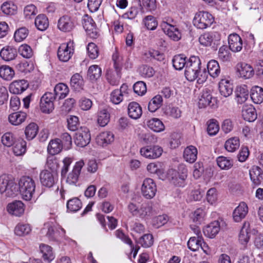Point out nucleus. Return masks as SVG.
<instances>
[{
	"mask_svg": "<svg viewBox=\"0 0 263 263\" xmlns=\"http://www.w3.org/2000/svg\"><path fill=\"white\" fill-rule=\"evenodd\" d=\"M35 190V181L30 177H22L17 184L11 176L3 174L0 176V192L5 197H13L19 191L24 200L30 201L33 197Z\"/></svg>",
	"mask_w": 263,
	"mask_h": 263,
	"instance_id": "f257e3e1",
	"label": "nucleus"
},
{
	"mask_svg": "<svg viewBox=\"0 0 263 263\" xmlns=\"http://www.w3.org/2000/svg\"><path fill=\"white\" fill-rule=\"evenodd\" d=\"M184 75L190 82L197 79L198 83L205 82L208 78V74L205 67L202 68L201 62L199 57L192 55L187 60Z\"/></svg>",
	"mask_w": 263,
	"mask_h": 263,
	"instance_id": "f03ea898",
	"label": "nucleus"
},
{
	"mask_svg": "<svg viewBox=\"0 0 263 263\" xmlns=\"http://www.w3.org/2000/svg\"><path fill=\"white\" fill-rule=\"evenodd\" d=\"M187 176V169L185 165L181 164L178 170L169 169L167 172V178L171 183L179 187H183Z\"/></svg>",
	"mask_w": 263,
	"mask_h": 263,
	"instance_id": "7ed1b4c3",
	"label": "nucleus"
},
{
	"mask_svg": "<svg viewBox=\"0 0 263 263\" xmlns=\"http://www.w3.org/2000/svg\"><path fill=\"white\" fill-rule=\"evenodd\" d=\"M128 210L133 216L142 220L149 219L154 212L151 202H143L140 206L130 202L128 205Z\"/></svg>",
	"mask_w": 263,
	"mask_h": 263,
	"instance_id": "20e7f679",
	"label": "nucleus"
},
{
	"mask_svg": "<svg viewBox=\"0 0 263 263\" xmlns=\"http://www.w3.org/2000/svg\"><path fill=\"white\" fill-rule=\"evenodd\" d=\"M214 22V18L211 13L201 11L196 13L193 23L197 28L204 29L210 27Z\"/></svg>",
	"mask_w": 263,
	"mask_h": 263,
	"instance_id": "39448f33",
	"label": "nucleus"
},
{
	"mask_svg": "<svg viewBox=\"0 0 263 263\" xmlns=\"http://www.w3.org/2000/svg\"><path fill=\"white\" fill-rule=\"evenodd\" d=\"M77 25V21L75 17L64 15L59 19L58 28L62 32H70L75 28Z\"/></svg>",
	"mask_w": 263,
	"mask_h": 263,
	"instance_id": "423d86ee",
	"label": "nucleus"
},
{
	"mask_svg": "<svg viewBox=\"0 0 263 263\" xmlns=\"http://www.w3.org/2000/svg\"><path fill=\"white\" fill-rule=\"evenodd\" d=\"M91 136L89 129L86 127H81L75 134L74 141L80 147H84L90 142Z\"/></svg>",
	"mask_w": 263,
	"mask_h": 263,
	"instance_id": "0eeeda50",
	"label": "nucleus"
},
{
	"mask_svg": "<svg viewBox=\"0 0 263 263\" xmlns=\"http://www.w3.org/2000/svg\"><path fill=\"white\" fill-rule=\"evenodd\" d=\"M40 179L43 186L51 188L58 181V174L57 172L52 173L45 170L40 173Z\"/></svg>",
	"mask_w": 263,
	"mask_h": 263,
	"instance_id": "6e6552de",
	"label": "nucleus"
},
{
	"mask_svg": "<svg viewBox=\"0 0 263 263\" xmlns=\"http://www.w3.org/2000/svg\"><path fill=\"white\" fill-rule=\"evenodd\" d=\"M162 148L157 145H147L141 148L140 153L143 157L154 159L160 157L162 154Z\"/></svg>",
	"mask_w": 263,
	"mask_h": 263,
	"instance_id": "1a4fd4ad",
	"label": "nucleus"
},
{
	"mask_svg": "<svg viewBox=\"0 0 263 263\" xmlns=\"http://www.w3.org/2000/svg\"><path fill=\"white\" fill-rule=\"evenodd\" d=\"M141 190L143 197L150 199L155 196L157 192V186L152 179L146 178L143 181Z\"/></svg>",
	"mask_w": 263,
	"mask_h": 263,
	"instance_id": "9d476101",
	"label": "nucleus"
},
{
	"mask_svg": "<svg viewBox=\"0 0 263 263\" xmlns=\"http://www.w3.org/2000/svg\"><path fill=\"white\" fill-rule=\"evenodd\" d=\"M57 99L53 93L47 92L44 94L40 100V107L44 113L49 114L54 109L53 101Z\"/></svg>",
	"mask_w": 263,
	"mask_h": 263,
	"instance_id": "9b49d317",
	"label": "nucleus"
},
{
	"mask_svg": "<svg viewBox=\"0 0 263 263\" xmlns=\"http://www.w3.org/2000/svg\"><path fill=\"white\" fill-rule=\"evenodd\" d=\"M84 165L83 160H80L76 163L73 169L68 175H66V182L70 185H77L82 168Z\"/></svg>",
	"mask_w": 263,
	"mask_h": 263,
	"instance_id": "f8f14e48",
	"label": "nucleus"
},
{
	"mask_svg": "<svg viewBox=\"0 0 263 263\" xmlns=\"http://www.w3.org/2000/svg\"><path fill=\"white\" fill-rule=\"evenodd\" d=\"M82 25L88 35L91 38L96 39L99 35L98 29L95 22L91 17L86 15L82 20Z\"/></svg>",
	"mask_w": 263,
	"mask_h": 263,
	"instance_id": "ddd939ff",
	"label": "nucleus"
},
{
	"mask_svg": "<svg viewBox=\"0 0 263 263\" xmlns=\"http://www.w3.org/2000/svg\"><path fill=\"white\" fill-rule=\"evenodd\" d=\"M249 175L253 188L263 183V171L260 167L253 165L249 170Z\"/></svg>",
	"mask_w": 263,
	"mask_h": 263,
	"instance_id": "4468645a",
	"label": "nucleus"
},
{
	"mask_svg": "<svg viewBox=\"0 0 263 263\" xmlns=\"http://www.w3.org/2000/svg\"><path fill=\"white\" fill-rule=\"evenodd\" d=\"M72 44L69 42L61 44L58 50V57L62 62H67L71 58L74 49L71 47Z\"/></svg>",
	"mask_w": 263,
	"mask_h": 263,
	"instance_id": "2eb2a0df",
	"label": "nucleus"
},
{
	"mask_svg": "<svg viewBox=\"0 0 263 263\" xmlns=\"http://www.w3.org/2000/svg\"><path fill=\"white\" fill-rule=\"evenodd\" d=\"M251 231L250 222L249 221H245L238 235L239 242L244 248H246L250 240Z\"/></svg>",
	"mask_w": 263,
	"mask_h": 263,
	"instance_id": "dca6fc26",
	"label": "nucleus"
},
{
	"mask_svg": "<svg viewBox=\"0 0 263 263\" xmlns=\"http://www.w3.org/2000/svg\"><path fill=\"white\" fill-rule=\"evenodd\" d=\"M216 102V99L213 98L207 90L203 91L201 95L199 97L198 103V107L200 108H204L207 106L213 107Z\"/></svg>",
	"mask_w": 263,
	"mask_h": 263,
	"instance_id": "f3484780",
	"label": "nucleus"
},
{
	"mask_svg": "<svg viewBox=\"0 0 263 263\" xmlns=\"http://www.w3.org/2000/svg\"><path fill=\"white\" fill-rule=\"evenodd\" d=\"M236 71L239 73V77L244 79L251 78L254 74L253 67L245 63H239L237 64Z\"/></svg>",
	"mask_w": 263,
	"mask_h": 263,
	"instance_id": "a211bd4d",
	"label": "nucleus"
},
{
	"mask_svg": "<svg viewBox=\"0 0 263 263\" xmlns=\"http://www.w3.org/2000/svg\"><path fill=\"white\" fill-rule=\"evenodd\" d=\"M7 211L11 215L20 217L25 211V205L20 200H15L7 205Z\"/></svg>",
	"mask_w": 263,
	"mask_h": 263,
	"instance_id": "6ab92c4d",
	"label": "nucleus"
},
{
	"mask_svg": "<svg viewBox=\"0 0 263 263\" xmlns=\"http://www.w3.org/2000/svg\"><path fill=\"white\" fill-rule=\"evenodd\" d=\"M229 48L234 52L240 51L242 48V41L240 36L233 33L229 35L228 37Z\"/></svg>",
	"mask_w": 263,
	"mask_h": 263,
	"instance_id": "aec40b11",
	"label": "nucleus"
},
{
	"mask_svg": "<svg viewBox=\"0 0 263 263\" xmlns=\"http://www.w3.org/2000/svg\"><path fill=\"white\" fill-rule=\"evenodd\" d=\"M29 84L24 79L15 80L9 85V90L13 94H21L28 87Z\"/></svg>",
	"mask_w": 263,
	"mask_h": 263,
	"instance_id": "412c9836",
	"label": "nucleus"
},
{
	"mask_svg": "<svg viewBox=\"0 0 263 263\" xmlns=\"http://www.w3.org/2000/svg\"><path fill=\"white\" fill-rule=\"evenodd\" d=\"M248 213L247 204L242 202L234 209L233 212V218L235 222H240L245 218Z\"/></svg>",
	"mask_w": 263,
	"mask_h": 263,
	"instance_id": "4be33fe9",
	"label": "nucleus"
},
{
	"mask_svg": "<svg viewBox=\"0 0 263 263\" xmlns=\"http://www.w3.org/2000/svg\"><path fill=\"white\" fill-rule=\"evenodd\" d=\"M114 141V135L110 132H104L100 133L96 138V142L98 145L106 147Z\"/></svg>",
	"mask_w": 263,
	"mask_h": 263,
	"instance_id": "5701e85b",
	"label": "nucleus"
},
{
	"mask_svg": "<svg viewBox=\"0 0 263 263\" xmlns=\"http://www.w3.org/2000/svg\"><path fill=\"white\" fill-rule=\"evenodd\" d=\"M218 88L220 95L226 98L231 95L233 91V84L226 79L220 80Z\"/></svg>",
	"mask_w": 263,
	"mask_h": 263,
	"instance_id": "b1692460",
	"label": "nucleus"
},
{
	"mask_svg": "<svg viewBox=\"0 0 263 263\" xmlns=\"http://www.w3.org/2000/svg\"><path fill=\"white\" fill-rule=\"evenodd\" d=\"M219 222L218 221H214L203 229V232L205 236L213 238L219 233Z\"/></svg>",
	"mask_w": 263,
	"mask_h": 263,
	"instance_id": "393cba45",
	"label": "nucleus"
},
{
	"mask_svg": "<svg viewBox=\"0 0 263 263\" xmlns=\"http://www.w3.org/2000/svg\"><path fill=\"white\" fill-rule=\"evenodd\" d=\"M17 55L16 48L12 46H6L0 51V57L5 61H10L14 60Z\"/></svg>",
	"mask_w": 263,
	"mask_h": 263,
	"instance_id": "a878e982",
	"label": "nucleus"
},
{
	"mask_svg": "<svg viewBox=\"0 0 263 263\" xmlns=\"http://www.w3.org/2000/svg\"><path fill=\"white\" fill-rule=\"evenodd\" d=\"M128 114L131 118L138 119L142 114V108L138 103L130 102L128 106Z\"/></svg>",
	"mask_w": 263,
	"mask_h": 263,
	"instance_id": "bb28decb",
	"label": "nucleus"
},
{
	"mask_svg": "<svg viewBox=\"0 0 263 263\" xmlns=\"http://www.w3.org/2000/svg\"><path fill=\"white\" fill-rule=\"evenodd\" d=\"M69 88L64 83H59L57 84L54 88V93L53 94L58 100L65 98L69 93Z\"/></svg>",
	"mask_w": 263,
	"mask_h": 263,
	"instance_id": "cd10ccee",
	"label": "nucleus"
},
{
	"mask_svg": "<svg viewBox=\"0 0 263 263\" xmlns=\"http://www.w3.org/2000/svg\"><path fill=\"white\" fill-rule=\"evenodd\" d=\"M197 153L196 147L193 145H190L185 148L183 152V158L186 162L192 163L197 159Z\"/></svg>",
	"mask_w": 263,
	"mask_h": 263,
	"instance_id": "c85d7f7f",
	"label": "nucleus"
},
{
	"mask_svg": "<svg viewBox=\"0 0 263 263\" xmlns=\"http://www.w3.org/2000/svg\"><path fill=\"white\" fill-rule=\"evenodd\" d=\"M242 116L245 120L253 122L257 118L256 109L252 106H245L242 109Z\"/></svg>",
	"mask_w": 263,
	"mask_h": 263,
	"instance_id": "c756f323",
	"label": "nucleus"
},
{
	"mask_svg": "<svg viewBox=\"0 0 263 263\" xmlns=\"http://www.w3.org/2000/svg\"><path fill=\"white\" fill-rule=\"evenodd\" d=\"M147 126L153 131L159 133L165 129L163 122L158 118H153L147 122Z\"/></svg>",
	"mask_w": 263,
	"mask_h": 263,
	"instance_id": "7c9ffc66",
	"label": "nucleus"
},
{
	"mask_svg": "<svg viewBox=\"0 0 263 263\" xmlns=\"http://www.w3.org/2000/svg\"><path fill=\"white\" fill-rule=\"evenodd\" d=\"M250 97L252 101L256 104H260L263 101V88L255 86L251 90Z\"/></svg>",
	"mask_w": 263,
	"mask_h": 263,
	"instance_id": "2f4dec72",
	"label": "nucleus"
},
{
	"mask_svg": "<svg viewBox=\"0 0 263 263\" xmlns=\"http://www.w3.org/2000/svg\"><path fill=\"white\" fill-rule=\"evenodd\" d=\"M208 72L213 78H217L220 73V68L218 62L215 60H210L206 65Z\"/></svg>",
	"mask_w": 263,
	"mask_h": 263,
	"instance_id": "473e14b6",
	"label": "nucleus"
},
{
	"mask_svg": "<svg viewBox=\"0 0 263 263\" xmlns=\"http://www.w3.org/2000/svg\"><path fill=\"white\" fill-rule=\"evenodd\" d=\"M235 99L238 104H242L245 102L248 98L249 91L246 88V86L243 87H237L235 91Z\"/></svg>",
	"mask_w": 263,
	"mask_h": 263,
	"instance_id": "72a5a7b5",
	"label": "nucleus"
},
{
	"mask_svg": "<svg viewBox=\"0 0 263 263\" xmlns=\"http://www.w3.org/2000/svg\"><path fill=\"white\" fill-rule=\"evenodd\" d=\"M34 24L39 30L45 31L49 27L48 18L45 14H39L36 17Z\"/></svg>",
	"mask_w": 263,
	"mask_h": 263,
	"instance_id": "f704fd0d",
	"label": "nucleus"
},
{
	"mask_svg": "<svg viewBox=\"0 0 263 263\" xmlns=\"http://www.w3.org/2000/svg\"><path fill=\"white\" fill-rule=\"evenodd\" d=\"M39 132L38 125L34 123H29L25 128V135L27 140L33 139L37 135Z\"/></svg>",
	"mask_w": 263,
	"mask_h": 263,
	"instance_id": "c9c22d12",
	"label": "nucleus"
},
{
	"mask_svg": "<svg viewBox=\"0 0 263 263\" xmlns=\"http://www.w3.org/2000/svg\"><path fill=\"white\" fill-rule=\"evenodd\" d=\"M63 148L64 147L61 143V141L57 138L50 141L47 149L48 153L54 156L60 153Z\"/></svg>",
	"mask_w": 263,
	"mask_h": 263,
	"instance_id": "e433bc0d",
	"label": "nucleus"
},
{
	"mask_svg": "<svg viewBox=\"0 0 263 263\" xmlns=\"http://www.w3.org/2000/svg\"><path fill=\"white\" fill-rule=\"evenodd\" d=\"M172 63L175 69L181 70L186 66V57L184 54L176 55L172 59Z\"/></svg>",
	"mask_w": 263,
	"mask_h": 263,
	"instance_id": "4c0bfd02",
	"label": "nucleus"
},
{
	"mask_svg": "<svg viewBox=\"0 0 263 263\" xmlns=\"http://www.w3.org/2000/svg\"><path fill=\"white\" fill-rule=\"evenodd\" d=\"M40 248L44 260L47 263H50L54 258L52 248L49 246L42 244L40 245Z\"/></svg>",
	"mask_w": 263,
	"mask_h": 263,
	"instance_id": "58836bf2",
	"label": "nucleus"
},
{
	"mask_svg": "<svg viewBox=\"0 0 263 263\" xmlns=\"http://www.w3.org/2000/svg\"><path fill=\"white\" fill-rule=\"evenodd\" d=\"M202 244L205 245V242L203 241L202 237L199 236L191 237L187 243L188 248L193 252L197 251L200 247H202Z\"/></svg>",
	"mask_w": 263,
	"mask_h": 263,
	"instance_id": "ea45409f",
	"label": "nucleus"
},
{
	"mask_svg": "<svg viewBox=\"0 0 263 263\" xmlns=\"http://www.w3.org/2000/svg\"><path fill=\"white\" fill-rule=\"evenodd\" d=\"M13 152L15 156H22L26 151V142L23 139H17L13 144Z\"/></svg>",
	"mask_w": 263,
	"mask_h": 263,
	"instance_id": "a19ab883",
	"label": "nucleus"
},
{
	"mask_svg": "<svg viewBox=\"0 0 263 263\" xmlns=\"http://www.w3.org/2000/svg\"><path fill=\"white\" fill-rule=\"evenodd\" d=\"M102 74L101 68L97 65L90 66L87 71V77L91 81H96L100 78Z\"/></svg>",
	"mask_w": 263,
	"mask_h": 263,
	"instance_id": "79ce46f5",
	"label": "nucleus"
},
{
	"mask_svg": "<svg viewBox=\"0 0 263 263\" xmlns=\"http://www.w3.org/2000/svg\"><path fill=\"white\" fill-rule=\"evenodd\" d=\"M66 206L68 211L76 212L82 208V203L78 197H73L67 201Z\"/></svg>",
	"mask_w": 263,
	"mask_h": 263,
	"instance_id": "37998d69",
	"label": "nucleus"
},
{
	"mask_svg": "<svg viewBox=\"0 0 263 263\" xmlns=\"http://www.w3.org/2000/svg\"><path fill=\"white\" fill-rule=\"evenodd\" d=\"M84 81L82 77L78 73L74 74L70 79V86L75 90L83 89Z\"/></svg>",
	"mask_w": 263,
	"mask_h": 263,
	"instance_id": "c03bdc74",
	"label": "nucleus"
},
{
	"mask_svg": "<svg viewBox=\"0 0 263 263\" xmlns=\"http://www.w3.org/2000/svg\"><path fill=\"white\" fill-rule=\"evenodd\" d=\"M163 99L162 96L157 95L153 97L149 101L148 109L149 111L153 112L159 109L162 105Z\"/></svg>",
	"mask_w": 263,
	"mask_h": 263,
	"instance_id": "a18cd8bd",
	"label": "nucleus"
},
{
	"mask_svg": "<svg viewBox=\"0 0 263 263\" xmlns=\"http://www.w3.org/2000/svg\"><path fill=\"white\" fill-rule=\"evenodd\" d=\"M15 72L12 68L7 65L0 67V77L3 79L10 81L14 76Z\"/></svg>",
	"mask_w": 263,
	"mask_h": 263,
	"instance_id": "49530a36",
	"label": "nucleus"
},
{
	"mask_svg": "<svg viewBox=\"0 0 263 263\" xmlns=\"http://www.w3.org/2000/svg\"><path fill=\"white\" fill-rule=\"evenodd\" d=\"M26 118V114L24 112H14L9 116L8 120L10 123L17 125L23 122Z\"/></svg>",
	"mask_w": 263,
	"mask_h": 263,
	"instance_id": "de8ad7c7",
	"label": "nucleus"
},
{
	"mask_svg": "<svg viewBox=\"0 0 263 263\" xmlns=\"http://www.w3.org/2000/svg\"><path fill=\"white\" fill-rule=\"evenodd\" d=\"M216 36V33L205 32L199 37V42L204 46H210Z\"/></svg>",
	"mask_w": 263,
	"mask_h": 263,
	"instance_id": "09e8293b",
	"label": "nucleus"
},
{
	"mask_svg": "<svg viewBox=\"0 0 263 263\" xmlns=\"http://www.w3.org/2000/svg\"><path fill=\"white\" fill-rule=\"evenodd\" d=\"M142 23L146 29L149 30H154L158 26V21L156 18L151 15L145 16L142 20Z\"/></svg>",
	"mask_w": 263,
	"mask_h": 263,
	"instance_id": "8fccbe9b",
	"label": "nucleus"
},
{
	"mask_svg": "<svg viewBox=\"0 0 263 263\" xmlns=\"http://www.w3.org/2000/svg\"><path fill=\"white\" fill-rule=\"evenodd\" d=\"M240 145L239 139L233 137L227 140L224 144L226 149L229 152H233L238 149Z\"/></svg>",
	"mask_w": 263,
	"mask_h": 263,
	"instance_id": "3c124183",
	"label": "nucleus"
},
{
	"mask_svg": "<svg viewBox=\"0 0 263 263\" xmlns=\"http://www.w3.org/2000/svg\"><path fill=\"white\" fill-rule=\"evenodd\" d=\"M163 31L174 41H178L181 37L180 31L175 26H170L168 28H164Z\"/></svg>",
	"mask_w": 263,
	"mask_h": 263,
	"instance_id": "603ef678",
	"label": "nucleus"
},
{
	"mask_svg": "<svg viewBox=\"0 0 263 263\" xmlns=\"http://www.w3.org/2000/svg\"><path fill=\"white\" fill-rule=\"evenodd\" d=\"M110 120V114L107 109H104L98 112V122L101 126H105Z\"/></svg>",
	"mask_w": 263,
	"mask_h": 263,
	"instance_id": "864d4df0",
	"label": "nucleus"
},
{
	"mask_svg": "<svg viewBox=\"0 0 263 263\" xmlns=\"http://www.w3.org/2000/svg\"><path fill=\"white\" fill-rule=\"evenodd\" d=\"M138 243L145 248L151 247L154 243V238L151 234H145L140 237Z\"/></svg>",
	"mask_w": 263,
	"mask_h": 263,
	"instance_id": "5fc2aeb1",
	"label": "nucleus"
},
{
	"mask_svg": "<svg viewBox=\"0 0 263 263\" xmlns=\"http://www.w3.org/2000/svg\"><path fill=\"white\" fill-rule=\"evenodd\" d=\"M230 48L227 45L220 47L218 51V58L223 62L230 61L231 59V53Z\"/></svg>",
	"mask_w": 263,
	"mask_h": 263,
	"instance_id": "6e6d98bb",
	"label": "nucleus"
},
{
	"mask_svg": "<svg viewBox=\"0 0 263 263\" xmlns=\"http://www.w3.org/2000/svg\"><path fill=\"white\" fill-rule=\"evenodd\" d=\"M17 140L14 134L10 132H7L4 134L1 138L3 144L7 147H11Z\"/></svg>",
	"mask_w": 263,
	"mask_h": 263,
	"instance_id": "4d7b16f0",
	"label": "nucleus"
},
{
	"mask_svg": "<svg viewBox=\"0 0 263 263\" xmlns=\"http://www.w3.org/2000/svg\"><path fill=\"white\" fill-rule=\"evenodd\" d=\"M47 167L51 170V172H57L58 168H59V160L54 156H48L47 158L46 161Z\"/></svg>",
	"mask_w": 263,
	"mask_h": 263,
	"instance_id": "13d9d810",
	"label": "nucleus"
},
{
	"mask_svg": "<svg viewBox=\"0 0 263 263\" xmlns=\"http://www.w3.org/2000/svg\"><path fill=\"white\" fill-rule=\"evenodd\" d=\"M205 212L202 208L196 209L192 214V219L196 224H200L204 220Z\"/></svg>",
	"mask_w": 263,
	"mask_h": 263,
	"instance_id": "bf43d9fd",
	"label": "nucleus"
},
{
	"mask_svg": "<svg viewBox=\"0 0 263 263\" xmlns=\"http://www.w3.org/2000/svg\"><path fill=\"white\" fill-rule=\"evenodd\" d=\"M218 165L223 170H229L233 166V161L224 156H219L217 158Z\"/></svg>",
	"mask_w": 263,
	"mask_h": 263,
	"instance_id": "052dcab7",
	"label": "nucleus"
},
{
	"mask_svg": "<svg viewBox=\"0 0 263 263\" xmlns=\"http://www.w3.org/2000/svg\"><path fill=\"white\" fill-rule=\"evenodd\" d=\"M31 230L28 224L19 223L15 228L14 233L16 235L22 236L28 234Z\"/></svg>",
	"mask_w": 263,
	"mask_h": 263,
	"instance_id": "680f3d73",
	"label": "nucleus"
},
{
	"mask_svg": "<svg viewBox=\"0 0 263 263\" xmlns=\"http://www.w3.org/2000/svg\"><path fill=\"white\" fill-rule=\"evenodd\" d=\"M61 141L64 149L65 150L69 149L72 146V138L68 133H64L61 134L60 138H58Z\"/></svg>",
	"mask_w": 263,
	"mask_h": 263,
	"instance_id": "e2e57ef3",
	"label": "nucleus"
},
{
	"mask_svg": "<svg viewBox=\"0 0 263 263\" xmlns=\"http://www.w3.org/2000/svg\"><path fill=\"white\" fill-rule=\"evenodd\" d=\"M207 132L211 135H215L219 130L218 122L215 119H211L208 123Z\"/></svg>",
	"mask_w": 263,
	"mask_h": 263,
	"instance_id": "0e129e2a",
	"label": "nucleus"
},
{
	"mask_svg": "<svg viewBox=\"0 0 263 263\" xmlns=\"http://www.w3.org/2000/svg\"><path fill=\"white\" fill-rule=\"evenodd\" d=\"M168 220L167 215L163 214L155 217L152 220V224L155 228L160 227L166 224Z\"/></svg>",
	"mask_w": 263,
	"mask_h": 263,
	"instance_id": "69168bd1",
	"label": "nucleus"
},
{
	"mask_svg": "<svg viewBox=\"0 0 263 263\" xmlns=\"http://www.w3.org/2000/svg\"><path fill=\"white\" fill-rule=\"evenodd\" d=\"M3 12L7 15L14 14L17 10V6L9 2H5L1 6Z\"/></svg>",
	"mask_w": 263,
	"mask_h": 263,
	"instance_id": "338daca9",
	"label": "nucleus"
},
{
	"mask_svg": "<svg viewBox=\"0 0 263 263\" xmlns=\"http://www.w3.org/2000/svg\"><path fill=\"white\" fill-rule=\"evenodd\" d=\"M28 30L26 27H21L16 30L14 34L16 42H21L25 39L28 35Z\"/></svg>",
	"mask_w": 263,
	"mask_h": 263,
	"instance_id": "774afa93",
	"label": "nucleus"
}]
</instances>
